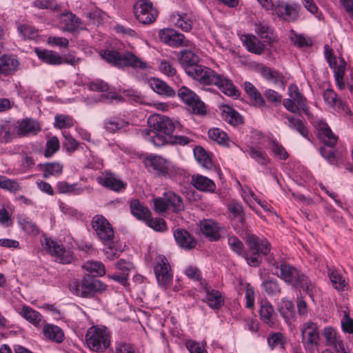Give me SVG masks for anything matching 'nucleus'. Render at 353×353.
Here are the masks:
<instances>
[{"label": "nucleus", "instance_id": "obj_50", "mask_svg": "<svg viewBox=\"0 0 353 353\" xmlns=\"http://www.w3.org/2000/svg\"><path fill=\"white\" fill-rule=\"evenodd\" d=\"M290 40L298 48L309 47L312 45V41L309 37H305L303 34H297L292 30L289 33Z\"/></svg>", "mask_w": 353, "mask_h": 353}, {"label": "nucleus", "instance_id": "obj_39", "mask_svg": "<svg viewBox=\"0 0 353 353\" xmlns=\"http://www.w3.org/2000/svg\"><path fill=\"white\" fill-rule=\"evenodd\" d=\"M205 302L212 309H219L224 303L221 293L217 290H207Z\"/></svg>", "mask_w": 353, "mask_h": 353}, {"label": "nucleus", "instance_id": "obj_46", "mask_svg": "<svg viewBox=\"0 0 353 353\" xmlns=\"http://www.w3.org/2000/svg\"><path fill=\"white\" fill-rule=\"evenodd\" d=\"M228 210L232 214L233 217L238 219L241 228H244L245 223V214L242 205L236 201H232L228 205Z\"/></svg>", "mask_w": 353, "mask_h": 353}, {"label": "nucleus", "instance_id": "obj_28", "mask_svg": "<svg viewBox=\"0 0 353 353\" xmlns=\"http://www.w3.org/2000/svg\"><path fill=\"white\" fill-rule=\"evenodd\" d=\"M16 136L18 135L15 121H4L0 123L1 142H10Z\"/></svg>", "mask_w": 353, "mask_h": 353}, {"label": "nucleus", "instance_id": "obj_43", "mask_svg": "<svg viewBox=\"0 0 353 353\" xmlns=\"http://www.w3.org/2000/svg\"><path fill=\"white\" fill-rule=\"evenodd\" d=\"M164 196L169 208H172L174 212H179L183 209V203L181 198L174 192H165Z\"/></svg>", "mask_w": 353, "mask_h": 353}, {"label": "nucleus", "instance_id": "obj_1", "mask_svg": "<svg viewBox=\"0 0 353 353\" xmlns=\"http://www.w3.org/2000/svg\"><path fill=\"white\" fill-rule=\"evenodd\" d=\"M195 48L181 50L177 54V59L186 74L203 85H216L225 94L230 97H238L239 92L231 80L219 74L213 70L199 64V57L194 52Z\"/></svg>", "mask_w": 353, "mask_h": 353}, {"label": "nucleus", "instance_id": "obj_57", "mask_svg": "<svg viewBox=\"0 0 353 353\" xmlns=\"http://www.w3.org/2000/svg\"><path fill=\"white\" fill-rule=\"evenodd\" d=\"M268 343L271 349L277 347L283 348L285 339L281 332H274L268 337Z\"/></svg>", "mask_w": 353, "mask_h": 353}, {"label": "nucleus", "instance_id": "obj_53", "mask_svg": "<svg viewBox=\"0 0 353 353\" xmlns=\"http://www.w3.org/2000/svg\"><path fill=\"white\" fill-rule=\"evenodd\" d=\"M259 72L267 81L275 84L281 81L283 79V76L280 73L266 66H261L259 68Z\"/></svg>", "mask_w": 353, "mask_h": 353}, {"label": "nucleus", "instance_id": "obj_34", "mask_svg": "<svg viewBox=\"0 0 353 353\" xmlns=\"http://www.w3.org/2000/svg\"><path fill=\"white\" fill-rule=\"evenodd\" d=\"M36 53L39 59L47 64L56 65L63 63V58L57 52L36 49Z\"/></svg>", "mask_w": 353, "mask_h": 353}, {"label": "nucleus", "instance_id": "obj_38", "mask_svg": "<svg viewBox=\"0 0 353 353\" xmlns=\"http://www.w3.org/2000/svg\"><path fill=\"white\" fill-rule=\"evenodd\" d=\"M130 209L132 214L139 220L145 221L150 217L151 212L148 208L142 205L137 199L131 201Z\"/></svg>", "mask_w": 353, "mask_h": 353}, {"label": "nucleus", "instance_id": "obj_11", "mask_svg": "<svg viewBox=\"0 0 353 353\" xmlns=\"http://www.w3.org/2000/svg\"><path fill=\"white\" fill-rule=\"evenodd\" d=\"M134 12L137 19L143 24L154 22L157 17V10L147 0L138 1L134 6Z\"/></svg>", "mask_w": 353, "mask_h": 353}, {"label": "nucleus", "instance_id": "obj_7", "mask_svg": "<svg viewBox=\"0 0 353 353\" xmlns=\"http://www.w3.org/2000/svg\"><path fill=\"white\" fill-rule=\"evenodd\" d=\"M85 342L91 350L103 352L110 344V332L105 326H92L87 330Z\"/></svg>", "mask_w": 353, "mask_h": 353}, {"label": "nucleus", "instance_id": "obj_45", "mask_svg": "<svg viewBox=\"0 0 353 353\" xmlns=\"http://www.w3.org/2000/svg\"><path fill=\"white\" fill-rule=\"evenodd\" d=\"M129 123L120 118H110L104 122L105 129L110 132H115L117 130L125 129Z\"/></svg>", "mask_w": 353, "mask_h": 353}, {"label": "nucleus", "instance_id": "obj_44", "mask_svg": "<svg viewBox=\"0 0 353 353\" xmlns=\"http://www.w3.org/2000/svg\"><path fill=\"white\" fill-rule=\"evenodd\" d=\"M288 121V126L293 130L298 132L301 136L308 139V130L304 123L299 118H295L292 116H286Z\"/></svg>", "mask_w": 353, "mask_h": 353}, {"label": "nucleus", "instance_id": "obj_33", "mask_svg": "<svg viewBox=\"0 0 353 353\" xmlns=\"http://www.w3.org/2000/svg\"><path fill=\"white\" fill-rule=\"evenodd\" d=\"M148 84L153 91L160 95H164L169 97L175 95V91L174 89L159 79L152 78L149 79Z\"/></svg>", "mask_w": 353, "mask_h": 353}, {"label": "nucleus", "instance_id": "obj_14", "mask_svg": "<svg viewBox=\"0 0 353 353\" xmlns=\"http://www.w3.org/2000/svg\"><path fill=\"white\" fill-rule=\"evenodd\" d=\"M280 18L287 21H292L299 16L298 5L295 3H288L284 0H277L274 9Z\"/></svg>", "mask_w": 353, "mask_h": 353}, {"label": "nucleus", "instance_id": "obj_41", "mask_svg": "<svg viewBox=\"0 0 353 353\" xmlns=\"http://www.w3.org/2000/svg\"><path fill=\"white\" fill-rule=\"evenodd\" d=\"M194 154L198 163L204 168L210 170L213 167L211 159L208 152L201 146L194 149Z\"/></svg>", "mask_w": 353, "mask_h": 353}, {"label": "nucleus", "instance_id": "obj_17", "mask_svg": "<svg viewBox=\"0 0 353 353\" xmlns=\"http://www.w3.org/2000/svg\"><path fill=\"white\" fill-rule=\"evenodd\" d=\"M97 183L103 187L115 192L125 189L126 183L122 181L117 175L110 172H104L96 178Z\"/></svg>", "mask_w": 353, "mask_h": 353}, {"label": "nucleus", "instance_id": "obj_63", "mask_svg": "<svg viewBox=\"0 0 353 353\" xmlns=\"http://www.w3.org/2000/svg\"><path fill=\"white\" fill-rule=\"evenodd\" d=\"M260 254V253L256 252H252V254L245 252L242 256L250 266L258 267L262 262V258Z\"/></svg>", "mask_w": 353, "mask_h": 353}, {"label": "nucleus", "instance_id": "obj_10", "mask_svg": "<svg viewBox=\"0 0 353 353\" xmlns=\"http://www.w3.org/2000/svg\"><path fill=\"white\" fill-rule=\"evenodd\" d=\"M179 97L186 103L192 112L196 114L203 115L206 113V108L203 102L191 90L183 86L178 90Z\"/></svg>", "mask_w": 353, "mask_h": 353}, {"label": "nucleus", "instance_id": "obj_30", "mask_svg": "<svg viewBox=\"0 0 353 353\" xmlns=\"http://www.w3.org/2000/svg\"><path fill=\"white\" fill-rule=\"evenodd\" d=\"M242 41L248 52L255 54H261L265 50V46L254 35L247 34L242 37Z\"/></svg>", "mask_w": 353, "mask_h": 353}, {"label": "nucleus", "instance_id": "obj_12", "mask_svg": "<svg viewBox=\"0 0 353 353\" xmlns=\"http://www.w3.org/2000/svg\"><path fill=\"white\" fill-rule=\"evenodd\" d=\"M154 270L157 282L161 287L166 288L171 283L172 274L170 265L165 256L160 255L156 258Z\"/></svg>", "mask_w": 353, "mask_h": 353}, {"label": "nucleus", "instance_id": "obj_35", "mask_svg": "<svg viewBox=\"0 0 353 353\" xmlns=\"http://www.w3.org/2000/svg\"><path fill=\"white\" fill-rule=\"evenodd\" d=\"M43 333L45 337L57 343L63 342L64 333L61 328L52 324H46L43 326Z\"/></svg>", "mask_w": 353, "mask_h": 353}, {"label": "nucleus", "instance_id": "obj_62", "mask_svg": "<svg viewBox=\"0 0 353 353\" xmlns=\"http://www.w3.org/2000/svg\"><path fill=\"white\" fill-rule=\"evenodd\" d=\"M34 6L39 9L60 10V5L55 0H36Z\"/></svg>", "mask_w": 353, "mask_h": 353}, {"label": "nucleus", "instance_id": "obj_8", "mask_svg": "<svg viewBox=\"0 0 353 353\" xmlns=\"http://www.w3.org/2000/svg\"><path fill=\"white\" fill-rule=\"evenodd\" d=\"M160 40L173 48H192L193 43L187 39L185 36L172 28H163L159 31Z\"/></svg>", "mask_w": 353, "mask_h": 353}, {"label": "nucleus", "instance_id": "obj_49", "mask_svg": "<svg viewBox=\"0 0 353 353\" xmlns=\"http://www.w3.org/2000/svg\"><path fill=\"white\" fill-rule=\"evenodd\" d=\"M209 138L220 145H228L229 138L227 134L220 128H214L208 130Z\"/></svg>", "mask_w": 353, "mask_h": 353}, {"label": "nucleus", "instance_id": "obj_48", "mask_svg": "<svg viewBox=\"0 0 353 353\" xmlns=\"http://www.w3.org/2000/svg\"><path fill=\"white\" fill-rule=\"evenodd\" d=\"M247 152L252 159L261 165H266L270 161L265 152L256 147L249 148Z\"/></svg>", "mask_w": 353, "mask_h": 353}, {"label": "nucleus", "instance_id": "obj_23", "mask_svg": "<svg viewBox=\"0 0 353 353\" xmlns=\"http://www.w3.org/2000/svg\"><path fill=\"white\" fill-rule=\"evenodd\" d=\"M59 23L63 30L73 32L80 28L81 20L72 12H64L59 16Z\"/></svg>", "mask_w": 353, "mask_h": 353}, {"label": "nucleus", "instance_id": "obj_18", "mask_svg": "<svg viewBox=\"0 0 353 353\" xmlns=\"http://www.w3.org/2000/svg\"><path fill=\"white\" fill-rule=\"evenodd\" d=\"M145 164L146 168L159 174L166 176L169 174L170 163L161 156L150 155L145 159Z\"/></svg>", "mask_w": 353, "mask_h": 353}, {"label": "nucleus", "instance_id": "obj_47", "mask_svg": "<svg viewBox=\"0 0 353 353\" xmlns=\"http://www.w3.org/2000/svg\"><path fill=\"white\" fill-rule=\"evenodd\" d=\"M254 31L268 43L274 41L272 30L264 23H256L254 24Z\"/></svg>", "mask_w": 353, "mask_h": 353}, {"label": "nucleus", "instance_id": "obj_59", "mask_svg": "<svg viewBox=\"0 0 353 353\" xmlns=\"http://www.w3.org/2000/svg\"><path fill=\"white\" fill-rule=\"evenodd\" d=\"M46 146L44 155L46 157L49 158L59 150L60 143L58 138L57 137L50 138L47 141Z\"/></svg>", "mask_w": 353, "mask_h": 353}, {"label": "nucleus", "instance_id": "obj_58", "mask_svg": "<svg viewBox=\"0 0 353 353\" xmlns=\"http://www.w3.org/2000/svg\"><path fill=\"white\" fill-rule=\"evenodd\" d=\"M0 188L11 192H15L20 189V186L17 181L0 175Z\"/></svg>", "mask_w": 353, "mask_h": 353}, {"label": "nucleus", "instance_id": "obj_56", "mask_svg": "<svg viewBox=\"0 0 353 353\" xmlns=\"http://www.w3.org/2000/svg\"><path fill=\"white\" fill-rule=\"evenodd\" d=\"M74 123L75 121L71 116L61 114L55 116L54 125L59 129L70 128Z\"/></svg>", "mask_w": 353, "mask_h": 353}, {"label": "nucleus", "instance_id": "obj_36", "mask_svg": "<svg viewBox=\"0 0 353 353\" xmlns=\"http://www.w3.org/2000/svg\"><path fill=\"white\" fill-rule=\"evenodd\" d=\"M82 268L94 276H103L105 274V265L97 261H88L82 265Z\"/></svg>", "mask_w": 353, "mask_h": 353}, {"label": "nucleus", "instance_id": "obj_64", "mask_svg": "<svg viewBox=\"0 0 353 353\" xmlns=\"http://www.w3.org/2000/svg\"><path fill=\"white\" fill-rule=\"evenodd\" d=\"M341 327L344 332L353 334V319L345 311L343 312V317L341 319Z\"/></svg>", "mask_w": 353, "mask_h": 353}, {"label": "nucleus", "instance_id": "obj_31", "mask_svg": "<svg viewBox=\"0 0 353 353\" xmlns=\"http://www.w3.org/2000/svg\"><path fill=\"white\" fill-rule=\"evenodd\" d=\"M191 183L196 189L200 191L213 192L216 189L214 182L210 179L203 175H192Z\"/></svg>", "mask_w": 353, "mask_h": 353}, {"label": "nucleus", "instance_id": "obj_24", "mask_svg": "<svg viewBox=\"0 0 353 353\" xmlns=\"http://www.w3.org/2000/svg\"><path fill=\"white\" fill-rule=\"evenodd\" d=\"M303 340L307 345H316L319 342V333L316 323L309 321L301 328Z\"/></svg>", "mask_w": 353, "mask_h": 353}, {"label": "nucleus", "instance_id": "obj_37", "mask_svg": "<svg viewBox=\"0 0 353 353\" xmlns=\"http://www.w3.org/2000/svg\"><path fill=\"white\" fill-rule=\"evenodd\" d=\"M278 310L285 321L288 323H290L294 316V304L292 301L286 299H281L278 305Z\"/></svg>", "mask_w": 353, "mask_h": 353}, {"label": "nucleus", "instance_id": "obj_13", "mask_svg": "<svg viewBox=\"0 0 353 353\" xmlns=\"http://www.w3.org/2000/svg\"><path fill=\"white\" fill-rule=\"evenodd\" d=\"M92 226L99 239L103 242H110L114 236L112 226L102 215H96L92 218Z\"/></svg>", "mask_w": 353, "mask_h": 353}, {"label": "nucleus", "instance_id": "obj_4", "mask_svg": "<svg viewBox=\"0 0 353 353\" xmlns=\"http://www.w3.org/2000/svg\"><path fill=\"white\" fill-rule=\"evenodd\" d=\"M100 54L108 63L119 68L147 70L151 68L147 61L130 51L120 53L116 50H106L101 51Z\"/></svg>", "mask_w": 353, "mask_h": 353}, {"label": "nucleus", "instance_id": "obj_26", "mask_svg": "<svg viewBox=\"0 0 353 353\" xmlns=\"http://www.w3.org/2000/svg\"><path fill=\"white\" fill-rule=\"evenodd\" d=\"M201 232L210 241H218L221 238L219 224L212 220H204L199 224Z\"/></svg>", "mask_w": 353, "mask_h": 353}, {"label": "nucleus", "instance_id": "obj_27", "mask_svg": "<svg viewBox=\"0 0 353 353\" xmlns=\"http://www.w3.org/2000/svg\"><path fill=\"white\" fill-rule=\"evenodd\" d=\"M174 236L177 244L185 250H191L196 245L195 239L183 229H176L174 232Z\"/></svg>", "mask_w": 353, "mask_h": 353}, {"label": "nucleus", "instance_id": "obj_29", "mask_svg": "<svg viewBox=\"0 0 353 353\" xmlns=\"http://www.w3.org/2000/svg\"><path fill=\"white\" fill-rule=\"evenodd\" d=\"M260 316L264 323L270 327L276 325V314L274 312V307L268 301H263L260 307Z\"/></svg>", "mask_w": 353, "mask_h": 353}, {"label": "nucleus", "instance_id": "obj_20", "mask_svg": "<svg viewBox=\"0 0 353 353\" xmlns=\"http://www.w3.org/2000/svg\"><path fill=\"white\" fill-rule=\"evenodd\" d=\"M19 137H28L37 134L41 130L39 124L34 120L26 118L15 121Z\"/></svg>", "mask_w": 353, "mask_h": 353}, {"label": "nucleus", "instance_id": "obj_19", "mask_svg": "<svg viewBox=\"0 0 353 353\" xmlns=\"http://www.w3.org/2000/svg\"><path fill=\"white\" fill-rule=\"evenodd\" d=\"M245 243L250 251L256 252L263 255H267L271 250V245L266 239L259 237L254 234L248 235L245 238Z\"/></svg>", "mask_w": 353, "mask_h": 353}, {"label": "nucleus", "instance_id": "obj_22", "mask_svg": "<svg viewBox=\"0 0 353 353\" xmlns=\"http://www.w3.org/2000/svg\"><path fill=\"white\" fill-rule=\"evenodd\" d=\"M323 335L327 345L333 347L337 353H348L336 330L332 327H325Z\"/></svg>", "mask_w": 353, "mask_h": 353}, {"label": "nucleus", "instance_id": "obj_42", "mask_svg": "<svg viewBox=\"0 0 353 353\" xmlns=\"http://www.w3.org/2000/svg\"><path fill=\"white\" fill-rule=\"evenodd\" d=\"M327 273L334 288L337 290H344L347 283L341 274L332 268H328Z\"/></svg>", "mask_w": 353, "mask_h": 353}, {"label": "nucleus", "instance_id": "obj_21", "mask_svg": "<svg viewBox=\"0 0 353 353\" xmlns=\"http://www.w3.org/2000/svg\"><path fill=\"white\" fill-rule=\"evenodd\" d=\"M15 310L21 317L35 327H40L44 322L43 316L27 305L15 307Z\"/></svg>", "mask_w": 353, "mask_h": 353}, {"label": "nucleus", "instance_id": "obj_51", "mask_svg": "<svg viewBox=\"0 0 353 353\" xmlns=\"http://www.w3.org/2000/svg\"><path fill=\"white\" fill-rule=\"evenodd\" d=\"M18 223L23 230L29 234L36 235L39 232L38 226L28 217H19Z\"/></svg>", "mask_w": 353, "mask_h": 353}, {"label": "nucleus", "instance_id": "obj_5", "mask_svg": "<svg viewBox=\"0 0 353 353\" xmlns=\"http://www.w3.org/2000/svg\"><path fill=\"white\" fill-rule=\"evenodd\" d=\"M69 288L72 293L77 296L90 298L98 293L105 291L107 286L93 276L86 274L83 276L80 282L73 281L70 283Z\"/></svg>", "mask_w": 353, "mask_h": 353}, {"label": "nucleus", "instance_id": "obj_55", "mask_svg": "<svg viewBox=\"0 0 353 353\" xmlns=\"http://www.w3.org/2000/svg\"><path fill=\"white\" fill-rule=\"evenodd\" d=\"M17 30L24 39L34 40L39 36L38 31L34 27L28 24H19Z\"/></svg>", "mask_w": 353, "mask_h": 353}, {"label": "nucleus", "instance_id": "obj_25", "mask_svg": "<svg viewBox=\"0 0 353 353\" xmlns=\"http://www.w3.org/2000/svg\"><path fill=\"white\" fill-rule=\"evenodd\" d=\"M170 22L183 32H190L193 26L192 19L185 13L173 12L169 19Z\"/></svg>", "mask_w": 353, "mask_h": 353}, {"label": "nucleus", "instance_id": "obj_16", "mask_svg": "<svg viewBox=\"0 0 353 353\" xmlns=\"http://www.w3.org/2000/svg\"><path fill=\"white\" fill-rule=\"evenodd\" d=\"M21 68L20 61L14 55L3 54L0 57V74L12 77Z\"/></svg>", "mask_w": 353, "mask_h": 353}, {"label": "nucleus", "instance_id": "obj_32", "mask_svg": "<svg viewBox=\"0 0 353 353\" xmlns=\"http://www.w3.org/2000/svg\"><path fill=\"white\" fill-rule=\"evenodd\" d=\"M221 110L222 119L229 124L236 126L243 123V117L230 105H223Z\"/></svg>", "mask_w": 353, "mask_h": 353}, {"label": "nucleus", "instance_id": "obj_9", "mask_svg": "<svg viewBox=\"0 0 353 353\" xmlns=\"http://www.w3.org/2000/svg\"><path fill=\"white\" fill-rule=\"evenodd\" d=\"M289 98L283 101V106L290 112L296 113L300 109L307 110L306 99L301 94L298 87L291 84L288 87Z\"/></svg>", "mask_w": 353, "mask_h": 353}, {"label": "nucleus", "instance_id": "obj_54", "mask_svg": "<svg viewBox=\"0 0 353 353\" xmlns=\"http://www.w3.org/2000/svg\"><path fill=\"white\" fill-rule=\"evenodd\" d=\"M244 88L246 93L252 98L259 106H264L265 102L257 89L250 82H245Z\"/></svg>", "mask_w": 353, "mask_h": 353}, {"label": "nucleus", "instance_id": "obj_40", "mask_svg": "<svg viewBox=\"0 0 353 353\" xmlns=\"http://www.w3.org/2000/svg\"><path fill=\"white\" fill-rule=\"evenodd\" d=\"M63 165L59 162L47 163L42 165L43 176L48 179L51 176H58L63 172Z\"/></svg>", "mask_w": 353, "mask_h": 353}, {"label": "nucleus", "instance_id": "obj_6", "mask_svg": "<svg viewBox=\"0 0 353 353\" xmlns=\"http://www.w3.org/2000/svg\"><path fill=\"white\" fill-rule=\"evenodd\" d=\"M318 131L319 138L325 145V147L320 150L321 154L330 164H336L339 157L332 148L336 143L338 137L332 132L327 123L323 121L318 122Z\"/></svg>", "mask_w": 353, "mask_h": 353}, {"label": "nucleus", "instance_id": "obj_60", "mask_svg": "<svg viewBox=\"0 0 353 353\" xmlns=\"http://www.w3.org/2000/svg\"><path fill=\"white\" fill-rule=\"evenodd\" d=\"M241 196L247 205L258 214V212L255 210L254 205V200L256 199V196L248 186L242 187Z\"/></svg>", "mask_w": 353, "mask_h": 353}, {"label": "nucleus", "instance_id": "obj_61", "mask_svg": "<svg viewBox=\"0 0 353 353\" xmlns=\"http://www.w3.org/2000/svg\"><path fill=\"white\" fill-rule=\"evenodd\" d=\"M228 243L230 249L239 256H241L245 252L244 245L242 241L236 236H231L228 239Z\"/></svg>", "mask_w": 353, "mask_h": 353}, {"label": "nucleus", "instance_id": "obj_3", "mask_svg": "<svg viewBox=\"0 0 353 353\" xmlns=\"http://www.w3.org/2000/svg\"><path fill=\"white\" fill-rule=\"evenodd\" d=\"M273 266L276 268L278 272H275L274 274L280 277L284 282L292 285L296 288H301L305 291L310 296L314 291H315L314 284L305 274L301 273L294 267L282 263H273Z\"/></svg>", "mask_w": 353, "mask_h": 353}, {"label": "nucleus", "instance_id": "obj_52", "mask_svg": "<svg viewBox=\"0 0 353 353\" xmlns=\"http://www.w3.org/2000/svg\"><path fill=\"white\" fill-rule=\"evenodd\" d=\"M262 287L265 292L271 296H279L281 291L278 281L274 279H264Z\"/></svg>", "mask_w": 353, "mask_h": 353}, {"label": "nucleus", "instance_id": "obj_2", "mask_svg": "<svg viewBox=\"0 0 353 353\" xmlns=\"http://www.w3.org/2000/svg\"><path fill=\"white\" fill-rule=\"evenodd\" d=\"M148 123L152 129H143L141 131L142 137L152 143L155 147H161L168 144L175 129V123L168 117L154 114Z\"/></svg>", "mask_w": 353, "mask_h": 353}, {"label": "nucleus", "instance_id": "obj_15", "mask_svg": "<svg viewBox=\"0 0 353 353\" xmlns=\"http://www.w3.org/2000/svg\"><path fill=\"white\" fill-rule=\"evenodd\" d=\"M42 245L52 256L57 257L61 263H69L72 261V256L66 253L63 245L45 237L41 241Z\"/></svg>", "mask_w": 353, "mask_h": 353}]
</instances>
